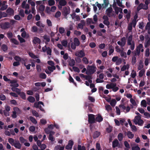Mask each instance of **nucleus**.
<instances>
[{"label": "nucleus", "mask_w": 150, "mask_h": 150, "mask_svg": "<svg viewBox=\"0 0 150 150\" xmlns=\"http://www.w3.org/2000/svg\"><path fill=\"white\" fill-rule=\"evenodd\" d=\"M87 70L86 71V74L87 75H91L93 74L96 71V67L94 65L90 66L88 65L87 67Z\"/></svg>", "instance_id": "nucleus-1"}, {"label": "nucleus", "mask_w": 150, "mask_h": 150, "mask_svg": "<svg viewBox=\"0 0 150 150\" xmlns=\"http://www.w3.org/2000/svg\"><path fill=\"white\" fill-rule=\"evenodd\" d=\"M133 121L135 125L138 124L139 126H142L144 123L143 121L141 119V116H136Z\"/></svg>", "instance_id": "nucleus-2"}, {"label": "nucleus", "mask_w": 150, "mask_h": 150, "mask_svg": "<svg viewBox=\"0 0 150 150\" xmlns=\"http://www.w3.org/2000/svg\"><path fill=\"white\" fill-rule=\"evenodd\" d=\"M70 9L69 7H63L62 13V15L64 16L66 18H67V15L69 14L70 12Z\"/></svg>", "instance_id": "nucleus-3"}, {"label": "nucleus", "mask_w": 150, "mask_h": 150, "mask_svg": "<svg viewBox=\"0 0 150 150\" xmlns=\"http://www.w3.org/2000/svg\"><path fill=\"white\" fill-rule=\"evenodd\" d=\"M20 113L21 111L19 108L16 107L14 108L13 111H12L11 116L13 118H15L17 117V114H19Z\"/></svg>", "instance_id": "nucleus-4"}, {"label": "nucleus", "mask_w": 150, "mask_h": 150, "mask_svg": "<svg viewBox=\"0 0 150 150\" xmlns=\"http://www.w3.org/2000/svg\"><path fill=\"white\" fill-rule=\"evenodd\" d=\"M11 26L10 23L8 22L5 23H0L1 28L3 30H6L10 28Z\"/></svg>", "instance_id": "nucleus-5"}, {"label": "nucleus", "mask_w": 150, "mask_h": 150, "mask_svg": "<svg viewBox=\"0 0 150 150\" xmlns=\"http://www.w3.org/2000/svg\"><path fill=\"white\" fill-rule=\"evenodd\" d=\"M75 55L77 57L82 58L85 56V54L83 50H80L76 52Z\"/></svg>", "instance_id": "nucleus-6"}, {"label": "nucleus", "mask_w": 150, "mask_h": 150, "mask_svg": "<svg viewBox=\"0 0 150 150\" xmlns=\"http://www.w3.org/2000/svg\"><path fill=\"white\" fill-rule=\"evenodd\" d=\"M119 106L121 109H122L124 112H129L130 109V108L129 107H126L123 104L120 105Z\"/></svg>", "instance_id": "nucleus-7"}, {"label": "nucleus", "mask_w": 150, "mask_h": 150, "mask_svg": "<svg viewBox=\"0 0 150 150\" xmlns=\"http://www.w3.org/2000/svg\"><path fill=\"white\" fill-rule=\"evenodd\" d=\"M94 116V115L93 114H89L88 115V121L89 123H92L95 122Z\"/></svg>", "instance_id": "nucleus-8"}, {"label": "nucleus", "mask_w": 150, "mask_h": 150, "mask_svg": "<svg viewBox=\"0 0 150 150\" xmlns=\"http://www.w3.org/2000/svg\"><path fill=\"white\" fill-rule=\"evenodd\" d=\"M67 2L65 0H60L59 2V4L60 6H58L59 9L62 8V6H64L66 5Z\"/></svg>", "instance_id": "nucleus-9"}, {"label": "nucleus", "mask_w": 150, "mask_h": 150, "mask_svg": "<svg viewBox=\"0 0 150 150\" xmlns=\"http://www.w3.org/2000/svg\"><path fill=\"white\" fill-rule=\"evenodd\" d=\"M41 42L40 39L39 38L36 37H34L32 41L33 43L34 44H40Z\"/></svg>", "instance_id": "nucleus-10"}, {"label": "nucleus", "mask_w": 150, "mask_h": 150, "mask_svg": "<svg viewBox=\"0 0 150 150\" xmlns=\"http://www.w3.org/2000/svg\"><path fill=\"white\" fill-rule=\"evenodd\" d=\"M74 144L72 141L70 140L69 141L68 144L66 146L65 148L66 149H71Z\"/></svg>", "instance_id": "nucleus-11"}, {"label": "nucleus", "mask_w": 150, "mask_h": 150, "mask_svg": "<svg viewBox=\"0 0 150 150\" xmlns=\"http://www.w3.org/2000/svg\"><path fill=\"white\" fill-rule=\"evenodd\" d=\"M34 106L37 108L40 109L41 110L43 111L42 107L44 106V104H34Z\"/></svg>", "instance_id": "nucleus-12"}, {"label": "nucleus", "mask_w": 150, "mask_h": 150, "mask_svg": "<svg viewBox=\"0 0 150 150\" xmlns=\"http://www.w3.org/2000/svg\"><path fill=\"white\" fill-rule=\"evenodd\" d=\"M146 39L147 40L145 45V47L147 48L150 45V37L148 36L146 37Z\"/></svg>", "instance_id": "nucleus-13"}, {"label": "nucleus", "mask_w": 150, "mask_h": 150, "mask_svg": "<svg viewBox=\"0 0 150 150\" xmlns=\"http://www.w3.org/2000/svg\"><path fill=\"white\" fill-rule=\"evenodd\" d=\"M113 9L112 8L110 7L108 8L106 10V12L107 16L109 17H110V13L112 11Z\"/></svg>", "instance_id": "nucleus-14"}, {"label": "nucleus", "mask_w": 150, "mask_h": 150, "mask_svg": "<svg viewBox=\"0 0 150 150\" xmlns=\"http://www.w3.org/2000/svg\"><path fill=\"white\" fill-rule=\"evenodd\" d=\"M6 12L9 15H13L14 11L11 8H8L6 10Z\"/></svg>", "instance_id": "nucleus-15"}, {"label": "nucleus", "mask_w": 150, "mask_h": 150, "mask_svg": "<svg viewBox=\"0 0 150 150\" xmlns=\"http://www.w3.org/2000/svg\"><path fill=\"white\" fill-rule=\"evenodd\" d=\"M16 148L20 149L21 148V145L19 141H16L13 145Z\"/></svg>", "instance_id": "nucleus-16"}, {"label": "nucleus", "mask_w": 150, "mask_h": 150, "mask_svg": "<svg viewBox=\"0 0 150 150\" xmlns=\"http://www.w3.org/2000/svg\"><path fill=\"white\" fill-rule=\"evenodd\" d=\"M20 62L22 64H24V65H25V64H27L28 62V59L25 58H21V60H20Z\"/></svg>", "instance_id": "nucleus-17"}, {"label": "nucleus", "mask_w": 150, "mask_h": 150, "mask_svg": "<svg viewBox=\"0 0 150 150\" xmlns=\"http://www.w3.org/2000/svg\"><path fill=\"white\" fill-rule=\"evenodd\" d=\"M104 3L102 4L103 8H106L109 4V1L107 0H104Z\"/></svg>", "instance_id": "nucleus-18"}, {"label": "nucleus", "mask_w": 150, "mask_h": 150, "mask_svg": "<svg viewBox=\"0 0 150 150\" xmlns=\"http://www.w3.org/2000/svg\"><path fill=\"white\" fill-rule=\"evenodd\" d=\"M55 133L54 132H50V134H49V139L51 141H54V138L53 135Z\"/></svg>", "instance_id": "nucleus-19"}, {"label": "nucleus", "mask_w": 150, "mask_h": 150, "mask_svg": "<svg viewBox=\"0 0 150 150\" xmlns=\"http://www.w3.org/2000/svg\"><path fill=\"white\" fill-rule=\"evenodd\" d=\"M109 52L108 54L110 55L114 52V48L112 45L110 46L109 47Z\"/></svg>", "instance_id": "nucleus-20"}, {"label": "nucleus", "mask_w": 150, "mask_h": 150, "mask_svg": "<svg viewBox=\"0 0 150 150\" xmlns=\"http://www.w3.org/2000/svg\"><path fill=\"white\" fill-rule=\"evenodd\" d=\"M74 43L76 45V46H79L80 44V42L78 38H75L74 39Z\"/></svg>", "instance_id": "nucleus-21"}, {"label": "nucleus", "mask_w": 150, "mask_h": 150, "mask_svg": "<svg viewBox=\"0 0 150 150\" xmlns=\"http://www.w3.org/2000/svg\"><path fill=\"white\" fill-rule=\"evenodd\" d=\"M81 22H83V23L82 24L81 23H79L78 25V26L79 28L81 29H83L85 24V22L83 20H81Z\"/></svg>", "instance_id": "nucleus-22"}, {"label": "nucleus", "mask_w": 150, "mask_h": 150, "mask_svg": "<svg viewBox=\"0 0 150 150\" xmlns=\"http://www.w3.org/2000/svg\"><path fill=\"white\" fill-rule=\"evenodd\" d=\"M128 137L129 139H132L134 137V134L130 131H128L127 133Z\"/></svg>", "instance_id": "nucleus-23"}, {"label": "nucleus", "mask_w": 150, "mask_h": 150, "mask_svg": "<svg viewBox=\"0 0 150 150\" xmlns=\"http://www.w3.org/2000/svg\"><path fill=\"white\" fill-rule=\"evenodd\" d=\"M30 102L33 103L35 101V98L32 96H29L27 99Z\"/></svg>", "instance_id": "nucleus-24"}, {"label": "nucleus", "mask_w": 150, "mask_h": 150, "mask_svg": "<svg viewBox=\"0 0 150 150\" xmlns=\"http://www.w3.org/2000/svg\"><path fill=\"white\" fill-rule=\"evenodd\" d=\"M132 40V36L130 35L128 37L127 40V44L128 45H131V42Z\"/></svg>", "instance_id": "nucleus-25"}, {"label": "nucleus", "mask_w": 150, "mask_h": 150, "mask_svg": "<svg viewBox=\"0 0 150 150\" xmlns=\"http://www.w3.org/2000/svg\"><path fill=\"white\" fill-rule=\"evenodd\" d=\"M29 119L33 123L35 124H36L37 123V120L34 117L32 116L29 117Z\"/></svg>", "instance_id": "nucleus-26"}, {"label": "nucleus", "mask_w": 150, "mask_h": 150, "mask_svg": "<svg viewBox=\"0 0 150 150\" xmlns=\"http://www.w3.org/2000/svg\"><path fill=\"white\" fill-rule=\"evenodd\" d=\"M75 60L73 59H72L70 60L69 62V65L71 67H74L75 65Z\"/></svg>", "instance_id": "nucleus-27"}, {"label": "nucleus", "mask_w": 150, "mask_h": 150, "mask_svg": "<svg viewBox=\"0 0 150 150\" xmlns=\"http://www.w3.org/2000/svg\"><path fill=\"white\" fill-rule=\"evenodd\" d=\"M103 118L101 115H98L97 116L96 118V120L99 122L102 121L103 120Z\"/></svg>", "instance_id": "nucleus-28"}, {"label": "nucleus", "mask_w": 150, "mask_h": 150, "mask_svg": "<svg viewBox=\"0 0 150 150\" xmlns=\"http://www.w3.org/2000/svg\"><path fill=\"white\" fill-rule=\"evenodd\" d=\"M82 61L85 64H87L89 63V61L87 58L86 57H83L82 59Z\"/></svg>", "instance_id": "nucleus-29"}, {"label": "nucleus", "mask_w": 150, "mask_h": 150, "mask_svg": "<svg viewBox=\"0 0 150 150\" xmlns=\"http://www.w3.org/2000/svg\"><path fill=\"white\" fill-rule=\"evenodd\" d=\"M11 42L13 43L14 44L18 45L19 44V42L18 40L15 38H11L10 40Z\"/></svg>", "instance_id": "nucleus-30"}, {"label": "nucleus", "mask_w": 150, "mask_h": 150, "mask_svg": "<svg viewBox=\"0 0 150 150\" xmlns=\"http://www.w3.org/2000/svg\"><path fill=\"white\" fill-rule=\"evenodd\" d=\"M44 39L46 40L47 42H49L50 40V38L49 36H47V35H45L43 36Z\"/></svg>", "instance_id": "nucleus-31"}, {"label": "nucleus", "mask_w": 150, "mask_h": 150, "mask_svg": "<svg viewBox=\"0 0 150 150\" xmlns=\"http://www.w3.org/2000/svg\"><path fill=\"white\" fill-rule=\"evenodd\" d=\"M106 31L105 29H102L101 30V31H97L98 35L99 36H102V34L101 32L103 33H105Z\"/></svg>", "instance_id": "nucleus-32"}, {"label": "nucleus", "mask_w": 150, "mask_h": 150, "mask_svg": "<svg viewBox=\"0 0 150 150\" xmlns=\"http://www.w3.org/2000/svg\"><path fill=\"white\" fill-rule=\"evenodd\" d=\"M19 95L24 100H25L26 99V95L24 92H21Z\"/></svg>", "instance_id": "nucleus-33"}, {"label": "nucleus", "mask_w": 150, "mask_h": 150, "mask_svg": "<svg viewBox=\"0 0 150 150\" xmlns=\"http://www.w3.org/2000/svg\"><path fill=\"white\" fill-rule=\"evenodd\" d=\"M69 80L71 82H72L76 86L77 84L76 83L74 82V81L73 78L71 76L70 74L69 75Z\"/></svg>", "instance_id": "nucleus-34"}, {"label": "nucleus", "mask_w": 150, "mask_h": 150, "mask_svg": "<svg viewBox=\"0 0 150 150\" xmlns=\"http://www.w3.org/2000/svg\"><path fill=\"white\" fill-rule=\"evenodd\" d=\"M39 77L42 79H45L47 76L45 73H41L39 74Z\"/></svg>", "instance_id": "nucleus-35"}, {"label": "nucleus", "mask_w": 150, "mask_h": 150, "mask_svg": "<svg viewBox=\"0 0 150 150\" xmlns=\"http://www.w3.org/2000/svg\"><path fill=\"white\" fill-rule=\"evenodd\" d=\"M38 29L36 26H33L32 28L31 31L33 33H36L38 32Z\"/></svg>", "instance_id": "nucleus-36"}, {"label": "nucleus", "mask_w": 150, "mask_h": 150, "mask_svg": "<svg viewBox=\"0 0 150 150\" xmlns=\"http://www.w3.org/2000/svg\"><path fill=\"white\" fill-rule=\"evenodd\" d=\"M1 48L2 50L5 52L8 50V47L6 44H3L1 46Z\"/></svg>", "instance_id": "nucleus-37"}, {"label": "nucleus", "mask_w": 150, "mask_h": 150, "mask_svg": "<svg viewBox=\"0 0 150 150\" xmlns=\"http://www.w3.org/2000/svg\"><path fill=\"white\" fill-rule=\"evenodd\" d=\"M118 141L116 139L114 141L112 142V146L114 147H116L118 146Z\"/></svg>", "instance_id": "nucleus-38"}, {"label": "nucleus", "mask_w": 150, "mask_h": 150, "mask_svg": "<svg viewBox=\"0 0 150 150\" xmlns=\"http://www.w3.org/2000/svg\"><path fill=\"white\" fill-rule=\"evenodd\" d=\"M144 72H145L144 69H143L140 70V71L139 72V76L140 77H142L143 76L144 74Z\"/></svg>", "instance_id": "nucleus-39"}, {"label": "nucleus", "mask_w": 150, "mask_h": 150, "mask_svg": "<svg viewBox=\"0 0 150 150\" xmlns=\"http://www.w3.org/2000/svg\"><path fill=\"white\" fill-rule=\"evenodd\" d=\"M120 54L121 57H123L125 58H126L127 57L126 53L123 50H122L120 52Z\"/></svg>", "instance_id": "nucleus-40"}, {"label": "nucleus", "mask_w": 150, "mask_h": 150, "mask_svg": "<svg viewBox=\"0 0 150 150\" xmlns=\"http://www.w3.org/2000/svg\"><path fill=\"white\" fill-rule=\"evenodd\" d=\"M65 29L62 27H59V32L61 34H63L65 32Z\"/></svg>", "instance_id": "nucleus-41"}, {"label": "nucleus", "mask_w": 150, "mask_h": 150, "mask_svg": "<svg viewBox=\"0 0 150 150\" xmlns=\"http://www.w3.org/2000/svg\"><path fill=\"white\" fill-rule=\"evenodd\" d=\"M29 56L33 59H36L38 58L33 53L29 52L28 53Z\"/></svg>", "instance_id": "nucleus-42"}, {"label": "nucleus", "mask_w": 150, "mask_h": 150, "mask_svg": "<svg viewBox=\"0 0 150 150\" xmlns=\"http://www.w3.org/2000/svg\"><path fill=\"white\" fill-rule=\"evenodd\" d=\"M14 139L12 138H10L8 139V142L12 146H13L14 144Z\"/></svg>", "instance_id": "nucleus-43"}, {"label": "nucleus", "mask_w": 150, "mask_h": 150, "mask_svg": "<svg viewBox=\"0 0 150 150\" xmlns=\"http://www.w3.org/2000/svg\"><path fill=\"white\" fill-rule=\"evenodd\" d=\"M19 140L22 143H25L27 142V140L25 139L23 137H20L19 138Z\"/></svg>", "instance_id": "nucleus-44"}, {"label": "nucleus", "mask_w": 150, "mask_h": 150, "mask_svg": "<svg viewBox=\"0 0 150 150\" xmlns=\"http://www.w3.org/2000/svg\"><path fill=\"white\" fill-rule=\"evenodd\" d=\"M51 52L52 50L49 47H48L47 50V54L49 56H51Z\"/></svg>", "instance_id": "nucleus-45"}, {"label": "nucleus", "mask_w": 150, "mask_h": 150, "mask_svg": "<svg viewBox=\"0 0 150 150\" xmlns=\"http://www.w3.org/2000/svg\"><path fill=\"white\" fill-rule=\"evenodd\" d=\"M18 40L21 43L24 42H25V40L23 38L21 37L20 35H18Z\"/></svg>", "instance_id": "nucleus-46"}, {"label": "nucleus", "mask_w": 150, "mask_h": 150, "mask_svg": "<svg viewBox=\"0 0 150 150\" xmlns=\"http://www.w3.org/2000/svg\"><path fill=\"white\" fill-rule=\"evenodd\" d=\"M136 62V58L135 55L132 57V62L133 65H134Z\"/></svg>", "instance_id": "nucleus-47"}, {"label": "nucleus", "mask_w": 150, "mask_h": 150, "mask_svg": "<svg viewBox=\"0 0 150 150\" xmlns=\"http://www.w3.org/2000/svg\"><path fill=\"white\" fill-rule=\"evenodd\" d=\"M126 38L125 37L122 38L121 40L122 44V46H124L126 43Z\"/></svg>", "instance_id": "nucleus-48"}, {"label": "nucleus", "mask_w": 150, "mask_h": 150, "mask_svg": "<svg viewBox=\"0 0 150 150\" xmlns=\"http://www.w3.org/2000/svg\"><path fill=\"white\" fill-rule=\"evenodd\" d=\"M116 84H113L112 86V91L114 92H116L119 89V88L117 87H116Z\"/></svg>", "instance_id": "nucleus-49"}, {"label": "nucleus", "mask_w": 150, "mask_h": 150, "mask_svg": "<svg viewBox=\"0 0 150 150\" xmlns=\"http://www.w3.org/2000/svg\"><path fill=\"white\" fill-rule=\"evenodd\" d=\"M45 8V6L44 5L41 4L39 7V9L40 11L43 12L44 11Z\"/></svg>", "instance_id": "nucleus-50"}, {"label": "nucleus", "mask_w": 150, "mask_h": 150, "mask_svg": "<svg viewBox=\"0 0 150 150\" xmlns=\"http://www.w3.org/2000/svg\"><path fill=\"white\" fill-rule=\"evenodd\" d=\"M48 4L50 6H52L55 4V1L54 0H49Z\"/></svg>", "instance_id": "nucleus-51"}, {"label": "nucleus", "mask_w": 150, "mask_h": 150, "mask_svg": "<svg viewBox=\"0 0 150 150\" xmlns=\"http://www.w3.org/2000/svg\"><path fill=\"white\" fill-rule=\"evenodd\" d=\"M122 62V59L121 58H118L116 62V64L117 65H120Z\"/></svg>", "instance_id": "nucleus-52"}, {"label": "nucleus", "mask_w": 150, "mask_h": 150, "mask_svg": "<svg viewBox=\"0 0 150 150\" xmlns=\"http://www.w3.org/2000/svg\"><path fill=\"white\" fill-rule=\"evenodd\" d=\"M33 61H34V60L33 59H30L29 61H28V62H30L31 63V66L32 67H34L35 66V63L33 62Z\"/></svg>", "instance_id": "nucleus-53"}, {"label": "nucleus", "mask_w": 150, "mask_h": 150, "mask_svg": "<svg viewBox=\"0 0 150 150\" xmlns=\"http://www.w3.org/2000/svg\"><path fill=\"white\" fill-rule=\"evenodd\" d=\"M143 6V3L140 4L137 6V10L138 11H139L141 9H142V6Z\"/></svg>", "instance_id": "nucleus-54"}, {"label": "nucleus", "mask_w": 150, "mask_h": 150, "mask_svg": "<svg viewBox=\"0 0 150 150\" xmlns=\"http://www.w3.org/2000/svg\"><path fill=\"white\" fill-rule=\"evenodd\" d=\"M19 14L21 17H24L25 15L24 10L23 9H21L19 12Z\"/></svg>", "instance_id": "nucleus-55"}, {"label": "nucleus", "mask_w": 150, "mask_h": 150, "mask_svg": "<svg viewBox=\"0 0 150 150\" xmlns=\"http://www.w3.org/2000/svg\"><path fill=\"white\" fill-rule=\"evenodd\" d=\"M136 75V72L134 70H132V73H131V76L133 78H134Z\"/></svg>", "instance_id": "nucleus-56"}, {"label": "nucleus", "mask_w": 150, "mask_h": 150, "mask_svg": "<svg viewBox=\"0 0 150 150\" xmlns=\"http://www.w3.org/2000/svg\"><path fill=\"white\" fill-rule=\"evenodd\" d=\"M88 99L91 102L93 103L95 102V99L92 96H89L88 97Z\"/></svg>", "instance_id": "nucleus-57"}, {"label": "nucleus", "mask_w": 150, "mask_h": 150, "mask_svg": "<svg viewBox=\"0 0 150 150\" xmlns=\"http://www.w3.org/2000/svg\"><path fill=\"white\" fill-rule=\"evenodd\" d=\"M36 67L38 72H40L42 70L41 66L40 65H37Z\"/></svg>", "instance_id": "nucleus-58"}, {"label": "nucleus", "mask_w": 150, "mask_h": 150, "mask_svg": "<svg viewBox=\"0 0 150 150\" xmlns=\"http://www.w3.org/2000/svg\"><path fill=\"white\" fill-rule=\"evenodd\" d=\"M7 36L9 38H11L13 36V34L12 32L8 33H7Z\"/></svg>", "instance_id": "nucleus-59"}, {"label": "nucleus", "mask_w": 150, "mask_h": 150, "mask_svg": "<svg viewBox=\"0 0 150 150\" xmlns=\"http://www.w3.org/2000/svg\"><path fill=\"white\" fill-rule=\"evenodd\" d=\"M118 138L119 141H121L123 138V134L121 133H119L118 136Z\"/></svg>", "instance_id": "nucleus-60"}, {"label": "nucleus", "mask_w": 150, "mask_h": 150, "mask_svg": "<svg viewBox=\"0 0 150 150\" xmlns=\"http://www.w3.org/2000/svg\"><path fill=\"white\" fill-rule=\"evenodd\" d=\"M61 15V13L59 11H57L55 15V17L56 18H58L60 17Z\"/></svg>", "instance_id": "nucleus-61"}, {"label": "nucleus", "mask_w": 150, "mask_h": 150, "mask_svg": "<svg viewBox=\"0 0 150 150\" xmlns=\"http://www.w3.org/2000/svg\"><path fill=\"white\" fill-rule=\"evenodd\" d=\"M90 47L91 48H94L96 46V44L94 42H91L89 45Z\"/></svg>", "instance_id": "nucleus-62"}, {"label": "nucleus", "mask_w": 150, "mask_h": 150, "mask_svg": "<svg viewBox=\"0 0 150 150\" xmlns=\"http://www.w3.org/2000/svg\"><path fill=\"white\" fill-rule=\"evenodd\" d=\"M78 150H85V147L83 146H81V145H79L78 146Z\"/></svg>", "instance_id": "nucleus-63"}, {"label": "nucleus", "mask_w": 150, "mask_h": 150, "mask_svg": "<svg viewBox=\"0 0 150 150\" xmlns=\"http://www.w3.org/2000/svg\"><path fill=\"white\" fill-rule=\"evenodd\" d=\"M132 150H140V149L138 146H133L132 148Z\"/></svg>", "instance_id": "nucleus-64"}]
</instances>
